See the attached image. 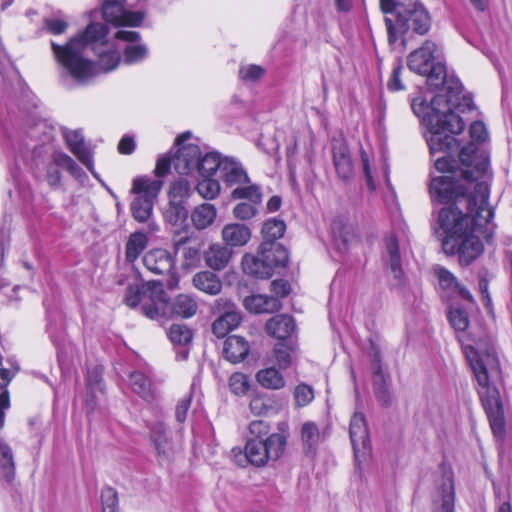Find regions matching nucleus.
I'll return each instance as SVG.
<instances>
[{"label":"nucleus","mask_w":512,"mask_h":512,"mask_svg":"<svg viewBox=\"0 0 512 512\" xmlns=\"http://www.w3.org/2000/svg\"><path fill=\"white\" fill-rule=\"evenodd\" d=\"M459 159L458 168L446 156L436 159L435 169L443 175L431 177L429 192L433 201L447 204L438 215L444 251L457 254L460 264L467 266L482 254L479 233L494 213L488 203L487 155L471 143L461 149Z\"/></svg>","instance_id":"f257e3e1"},{"label":"nucleus","mask_w":512,"mask_h":512,"mask_svg":"<svg viewBox=\"0 0 512 512\" xmlns=\"http://www.w3.org/2000/svg\"><path fill=\"white\" fill-rule=\"evenodd\" d=\"M107 25L91 23L82 34L74 36L65 45L51 43L55 58L66 73L78 84H86L96 75V68L92 61L84 55L88 47L98 57V67L102 72L115 70L121 60L117 51L115 40L128 42L123 50V61L128 65L143 61L148 56V47L138 43L141 39L139 32L119 30L113 39L109 37Z\"/></svg>","instance_id":"f03ea898"},{"label":"nucleus","mask_w":512,"mask_h":512,"mask_svg":"<svg viewBox=\"0 0 512 512\" xmlns=\"http://www.w3.org/2000/svg\"><path fill=\"white\" fill-rule=\"evenodd\" d=\"M466 356L478 384L477 392L495 436L505 434V416L502 402L503 374L495 349L492 346L467 347Z\"/></svg>","instance_id":"7ed1b4c3"},{"label":"nucleus","mask_w":512,"mask_h":512,"mask_svg":"<svg viewBox=\"0 0 512 512\" xmlns=\"http://www.w3.org/2000/svg\"><path fill=\"white\" fill-rule=\"evenodd\" d=\"M437 94L430 103L423 98L412 101L413 112L423 118L427 128L425 138L431 154L437 152L456 151L458 143L453 135L460 134L465 129V123L453 108L460 105L461 95L454 96L455 102L449 101L453 93Z\"/></svg>","instance_id":"20e7f679"},{"label":"nucleus","mask_w":512,"mask_h":512,"mask_svg":"<svg viewBox=\"0 0 512 512\" xmlns=\"http://www.w3.org/2000/svg\"><path fill=\"white\" fill-rule=\"evenodd\" d=\"M407 66L412 72L426 76L431 90L443 87L453 93L449 101L455 102L453 97L462 94V84L454 76L447 75L442 49L435 42L426 40L422 46L412 51L407 56Z\"/></svg>","instance_id":"39448f33"},{"label":"nucleus","mask_w":512,"mask_h":512,"mask_svg":"<svg viewBox=\"0 0 512 512\" xmlns=\"http://www.w3.org/2000/svg\"><path fill=\"white\" fill-rule=\"evenodd\" d=\"M380 8L384 14L394 15V19L385 18L390 44L410 31L424 35L430 29L428 12L418 0H380Z\"/></svg>","instance_id":"423d86ee"},{"label":"nucleus","mask_w":512,"mask_h":512,"mask_svg":"<svg viewBox=\"0 0 512 512\" xmlns=\"http://www.w3.org/2000/svg\"><path fill=\"white\" fill-rule=\"evenodd\" d=\"M286 446V437L280 433H273L265 438V440L259 439H247L244 448V454L241 450L235 453V449L232 450L235 456L236 462L245 466V463H249L255 467H264L270 462L277 461L284 453Z\"/></svg>","instance_id":"0eeeda50"},{"label":"nucleus","mask_w":512,"mask_h":512,"mask_svg":"<svg viewBox=\"0 0 512 512\" xmlns=\"http://www.w3.org/2000/svg\"><path fill=\"white\" fill-rule=\"evenodd\" d=\"M161 179L143 175L133 180L131 192L135 195L131 203L133 218L140 222H147L152 213L155 201L163 187Z\"/></svg>","instance_id":"6e6552de"},{"label":"nucleus","mask_w":512,"mask_h":512,"mask_svg":"<svg viewBox=\"0 0 512 512\" xmlns=\"http://www.w3.org/2000/svg\"><path fill=\"white\" fill-rule=\"evenodd\" d=\"M432 512H454L455 483L451 467L442 464L431 494Z\"/></svg>","instance_id":"1a4fd4ad"},{"label":"nucleus","mask_w":512,"mask_h":512,"mask_svg":"<svg viewBox=\"0 0 512 512\" xmlns=\"http://www.w3.org/2000/svg\"><path fill=\"white\" fill-rule=\"evenodd\" d=\"M349 435L356 464L360 467L366 463L372 453L368 425L361 412H355L350 420Z\"/></svg>","instance_id":"9d476101"},{"label":"nucleus","mask_w":512,"mask_h":512,"mask_svg":"<svg viewBox=\"0 0 512 512\" xmlns=\"http://www.w3.org/2000/svg\"><path fill=\"white\" fill-rule=\"evenodd\" d=\"M142 312L150 319L167 317L170 305L166 298L163 285L159 281H148L142 285Z\"/></svg>","instance_id":"9b49d317"},{"label":"nucleus","mask_w":512,"mask_h":512,"mask_svg":"<svg viewBox=\"0 0 512 512\" xmlns=\"http://www.w3.org/2000/svg\"><path fill=\"white\" fill-rule=\"evenodd\" d=\"M190 136V132H186L176 138V144L179 148L173 156V167L177 173L182 175H188L196 171L200 157V148L198 145L183 144Z\"/></svg>","instance_id":"f8f14e48"},{"label":"nucleus","mask_w":512,"mask_h":512,"mask_svg":"<svg viewBox=\"0 0 512 512\" xmlns=\"http://www.w3.org/2000/svg\"><path fill=\"white\" fill-rule=\"evenodd\" d=\"M217 306L223 313L213 322L212 332L216 337L223 338L240 325L242 315L236 305L229 299H218Z\"/></svg>","instance_id":"ddd939ff"},{"label":"nucleus","mask_w":512,"mask_h":512,"mask_svg":"<svg viewBox=\"0 0 512 512\" xmlns=\"http://www.w3.org/2000/svg\"><path fill=\"white\" fill-rule=\"evenodd\" d=\"M102 14L107 22L117 27L139 26L144 18L141 12L127 11L122 0H106L102 5Z\"/></svg>","instance_id":"4468645a"},{"label":"nucleus","mask_w":512,"mask_h":512,"mask_svg":"<svg viewBox=\"0 0 512 512\" xmlns=\"http://www.w3.org/2000/svg\"><path fill=\"white\" fill-rule=\"evenodd\" d=\"M331 149L338 177L343 181L350 180L354 175V164L346 141L342 138L333 139Z\"/></svg>","instance_id":"2eb2a0df"},{"label":"nucleus","mask_w":512,"mask_h":512,"mask_svg":"<svg viewBox=\"0 0 512 512\" xmlns=\"http://www.w3.org/2000/svg\"><path fill=\"white\" fill-rule=\"evenodd\" d=\"M63 134L70 151L94 176H97L91 150L86 146L82 133L78 130H65Z\"/></svg>","instance_id":"dca6fc26"},{"label":"nucleus","mask_w":512,"mask_h":512,"mask_svg":"<svg viewBox=\"0 0 512 512\" xmlns=\"http://www.w3.org/2000/svg\"><path fill=\"white\" fill-rule=\"evenodd\" d=\"M143 263L150 272L158 275L168 274L174 266L173 257L165 249L150 250L144 255Z\"/></svg>","instance_id":"f3484780"},{"label":"nucleus","mask_w":512,"mask_h":512,"mask_svg":"<svg viewBox=\"0 0 512 512\" xmlns=\"http://www.w3.org/2000/svg\"><path fill=\"white\" fill-rule=\"evenodd\" d=\"M258 248L259 254L272 269V274L276 268H283L288 263V251L280 243L261 242Z\"/></svg>","instance_id":"a211bd4d"},{"label":"nucleus","mask_w":512,"mask_h":512,"mask_svg":"<svg viewBox=\"0 0 512 512\" xmlns=\"http://www.w3.org/2000/svg\"><path fill=\"white\" fill-rule=\"evenodd\" d=\"M151 439L157 451V457L160 464L168 463L175 455V447L169 437L166 429L162 426H156L151 432Z\"/></svg>","instance_id":"6ab92c4d"},{"label":"nucleus","mask_w":512,"mask_h":512,"mask_svg":"<svg viewBox=\"0 0 512 512\" xmlns=\"http://www.w3.org/2000/svg\"><path fill=\"white\" fill-rule=\"evenodd\" d=\"M221 236L225 245L232 249L245 246L251 239V230L244 224L229 223L223 227Z\"/></svg>","instance_id":"aec40b11"},{"label":"nucleus","mask_w":512,"mask_h":512,"mask_svg":"<svg viewBox=\"0 0 512 512\" xmlns=\"http://www.w3.org/2000/svg\"><path fill=\"white\" fill-rule=\"evenodd\" d=\"M233 256L230 247L219 243L212 244L204 253V260L212 270L220 271L228 266Z\"/></svg>","instance_id":"412c9836"},{"label":"nucleus","mask_w":512,"mask_h":512,"mask_svg":"<svg viewBox=\"0 0 512 512\" xmlns=\"http://www.w3.org/2000/svg\"><path fill=\"white\" fill-rule=\"evenodd\" d=\"M244 307L256 314L274 313L281 309V302L277 297H270L266 294H253L243 301Z\"/></svg>","instance_id":"4be33fe9"},{"label":"nucleus","mask_w":512,"mask_h":512,"mask_svg":"<svg viewBox=\"0 0 512 512\" xmlns=\"http://www.w3.org/2000/svg\"><path fill=\"white\" fill-rule=\"evenodd\" d=\"M241 266L243 272L247 275L257 277L260 279H268L272 277V269L267 264L262 255L247 253L242 257Z\"/></svg>","instance_id":"5701e85b"},{"label":"nucleus","mask_w":512,"mask_h":512,"mask_svg":"<svg viewBox=\"0 0 512 512\" xmlns=\"http://www.w3.org/2000/svg\"><path fill=\"white\" fill-rule=\"evenodd\" d=\"M266 331L280 341H285L295 331L294 319L289 315H276L267 321Z\"/></svg>","instance_id":"b1692460"},{"label":"nucleus","mask_w":512,"mask_h":512,"mask_svg":"<svg viewBox=\"0 0 512 512\" xmlns=\"http://www.w3.org/2000/svg\"><path fill=\"white\" fill-rule=\"evenodd\" d=\"M223 181L232 185H242L249 182V177L242 165L232 158L224 157L223 163L220 169Z\"/></svg>","instance_id":"393cba45"},{"label":"nucleus","mask_w":512,"mask_h":512,"mask_svg":"<svg viewBox=\"0 0 512 512\" xmlns=\"http://www.w3.org/2000/svg\"><path fill=\"white\" fill-rule=\"evenodd\" d=\"M249 353L248 342L240 336H229L224 343L223 354L232 363L243 361Z\"/></svg>","instance_id":"a878e982"},{"label":"nucleus","mask_w":512,"mask_h":512,"mask_svg":"<svg viewBox=\"0 0 512 512\" xmlns=\"http://www.w3.org/2000/svg\"><path fill=\"white\" fill-rule=\"evenodd\" d=\"M193 286L199 291L208 295H218L222 290V281L220 277L211 271H201L192 278Z\"/></svg>","instance_id":"bb28decb"},{"label":"nucleus","mask_w":512,"mask_h":512,"mask_svg":"<svg viewBox=\"0 0 512 512\" xmlns=\"http://www.w3.org/2000/svg\"><path fill=\"white\" fill-rule=\"evenodd\" d=\"M384 259L390 266L393 276L397 280H401L403 277V271L401 267V256L399 251L398 240L394 235L387 236L385 239Z\"/></svg>","instance_id":"cd10ccee"},{"label":"nucleus","mask_w":512,"mask_h":512,"mask_svg":"<svg viewBox=\"0 0 512 512\" xmlns=\"http://www.w3.org/2000/svg\"><path fill=\"white\" fill-rule=\"evenodd\" d=\"M332 237L334 246L340 253L347 252L350 246L356 242L353 227L341 222L333 223Z\"/></svg>","instance_id":"c85d7f7f"},{"label":"nucleus","mask_w":512,"mask_h":512,"mask_svg":"<svg viewBox=\"0 0 512 512\" xmlns=\"http://www.w3.org/2000/svg\"><path fill=\"white\" fill-rule=\"evenodd\" d=\"M170 305V313L166 318L178 316L190 318L194 316L198 309V304L193 296L188 294H179L174 298Z\"/></svg>","instance_id":"c756f323"},{"label":"nucleus","mask_w":512,"mask_h":512,"mask_svg":"<svg viewBox=\"0 0 512 512\" xmlns=\"http://www.w3.org/2000/svg\"><path fill=\"white\" fill-rule=\"evenodd\" d=\"M375 361L376 367L373 374L374 391L379 403L384 407H389L392 404V397L389 391L386 376L382 371L377 354H375Z\"/></svg>","instance_id":"7c9ffc66"},{"label":"nucleus","mask_w":512,"mask_h":512,"mask_svg":"<svg viewBox=\"0 0 512 512\" xmlns=\"http://www.w3.org/2000/svg\"><path fill=\"white\" fill-rule=\"evenodd\" d=\"M217 217V209L213 204L203 203L196 206L191 212V221L197 230L211 226Z\"/></svg>","instance_id":"2f4dec72"},{"label":"nucleus","mask_w":512,"mask_h":512,"mask_svg":"<svg viewBox=\"0 0 512 512\" xmlns=\"http://www.w3.org/2000/svg\"><path fill=\"white\" fill-rule=\"evenodd\" d=\"M255 378L263 388L270 390H280L286 384L283 375L274 367L259 370Z\"/></svg>","instance_id":"473e14b6"},{"label":"nucleus","mask_w":512,"mask_h":512,"mask_svg":"<svg viewBox=\"0 0 512 512\" xmlns=\"http://www.w3.org/2000/svg\"><path fill=\"white\" fill-rule=\"evenodd\" d=\"M223 163V158L216 152H210L200 157L198 160L197 172L200 177H212L217 170L220 171Z\"/></svg>","instance_id":"72a5a7b5"},{"label":"nucleus","mask_w":512,"mask_h":512,"mask_svg":"<svg viewBox=\"0 0 512 512\" xmlns=\"http://www.w3.org/2000/svg\"><path fill=\"white\" fill-rule=\"evenodd\" d=\"M148 245V237L141 231L132 233L126 243V260L134 262Z\"/></svg>","instance_id":"f704fd0d"},{"label":"nucleus","mask_w":512,"mask_h":512,"mask_svg":"<svg viewBox=\"0 0 512 512\" xmlns=\"http://www.w3.org/2000/svg\"><path fill=\"white\" fill-rule=\"evenodd\" d=\"M286 230L284 221L277 218H270L263 223L261 234L262 242L277 243L276 240L281 238Z\"/></svg>","instance_id":"c9c22d12"},{"label":"nucleus","mask_w":512,"mask_h":512,"mask_svg":"<svg viewBox=\"0 0 512 512\" xmlns=\"http://www.w3.org/2000/svg\"><path fill=\"white\" fill-rule=\"evenodd\" d=\"M301 440L306 452H312L320 441V432L314 422H305L301 429Z\"/></svg>","instance_id":"e433bc0d"},{"label":"nucleus","mask_w":512,"mask_h":512,"mask_svg":"<svg viewBox=\"0 0 512 512\" xmlns=\"http://www.w3.org/2000/svg\"><path fill=\"white\" fill-rule=\"evenodd\" d=\"M130 385L133 391L143 399L149 400L153 397L152 384L143 373H131Z\"/></svg>","instance_id":"4c0bfd02"},{"label":"nucleus","mask_w":512,"mask_h":512,"mask_svg":"<svg viewBox=\"0 0 512 512\" xmlns=\"http://www.w3.org/2000/svg\"><path fill=\"white\" fill-rule=\"evenodd\" d=\"M0 468L8 480L14 475V455L10 445L0 436Z\"/></svg>","instance_id":"58836bf2"},{"label":"nucleus","mask_w":512,"mask_h":512,"mask_svg":"<svg viewBox=\"0 0 512 512\" xmlns=\"http://www.w3.org/2000/svg\"><path fill=\"white\" fill-rule=\"evenodd\" d=\"M191 194V185L188 180L180 178L174 181L168 191L169 201L186 204Z\"/></svg>","instance_id":"ea45409f"},{"label":"nucleus","mask_w":512,"mask_h":512,"mask_svg":"<svg viewBox=\"0 0 512 512\" xmlns=\"http://www.w3.org/2000/svg\"><path fill=\"white\" fill-rule=\"evenodd\" d=\"M52 163L58 168L67 170L76 179L85 177V173L77 163L69 155L63 152H55L52 157Z\"/></svg>","instance_id":"a19ab883"},{"label":"nucleus","mask_w":512,"mask_h":512,"mask_svg":"<svg viewBox=\"0 0 512 512\" xmlns=\"http://www.w3.org/2000/svg\"><path fill=\"white\" fill-rule=\"evenodd\" d=\"M295 348L291 342L279 341L274 347V355L278 366L281 369L290 367L293 361Z\"/></svg>","instance_id":"79ce46f5"},{"label":"nucleus","mask_w":512,"mask_h":512,"mask_svg":"<svg viewBox=\"0 0 512 512\" xmlns=\"http://www.w3.org/2000/svg\"><path fill=\"white\" fill-rule=\"evenodd\" d=\"M196 191L202 198L213 200L219 196L221 186L219 181L212 177H201L196 185Z\"/></svg>","instance_id":"37998d69"},{"label":"nucleus","mask_w":512,"mask_h":512,"mask_svg":"<svg viewBox=\"0 0 512 512\" xmlns=\"http://www.w3.org/2000/svg\"><path fill=\"white\" fill-rule=\"evenodd\" d=\"M163 215L168 223L179 225L187 219L188 210L183 203L169 201Z\"/></svg>","instance_id":"c03bdc74"},{"label":"nucleus","mask_w":512,"mask_h":512,"mask_svg":"<svg viewBox=\"0 0 512 512\" xmlns=\"http://www.w3.org/2000/svg\"><path fill=\"white\" fill-rule=\"evenodd\" d=\"M249 408L254 415H264L274 409V399L266 393H256L250 400Z\"/></svg>","instance_id":"a18cd8bd"},{"label":"nucleus","mask_w":512,"mask_h":512,"mask_svg":"<svg viewBox=\"0 0 512 512\" xmlns=\"http://www.w3.org/2000/svg\"><path fill=\"white\" fill-rule=\"evenodd\" d=\"M231 196L233 199H246L251 203H262L263 195L259 186L252 184L248 186H238L235 188Z\"/></svg>","instance_id":"49530a36"},{"label":"nucleus","mask_w":512,"mask_h":512,"mask_svg":"<svg viewBox=\"0 0 512 512\" xmlns=\"http://www.w3.org/2000/svg\"><path fill=\"white\" fill-rule=\"evenodd\" d=\"M168 337L174 345L186 346L192 340L190 328L184 324H174L168 331Z\"/></svg>","instance_id":"de8ad7c7"},{"label":"nucleus","mask_w":512,"mask_h":512,"mask_svg":"<svg viewBox=\"0 0 512 512\" xmlns=\"http://www.w3.org/2000/svg\"><path fill=\"white\" fill-rule=\"evenodd\" d=\"M259 205V203L240 202L234 206L233 216L242 221L250 220L257 215Z\"/></svg>","instance_id":"09e8293b"},{"label":"nucleus","mask_w":512,"mask_h":512,"mask_svg":"<svg viewBox=\"0 0 512 512\" xmlns=\"http://www.w3.org/2000/svg\"><path fill=\"white\" fill-rule=\"evenodd\" d=\"M103 512H119L118 493L112 487H105L101 492Z\"/></svg>","instance_id":"8fccbe9b"},{"label":"nucleus","mask_w":512,"mask_h":512,"mask_svg":"<svg viewBox=\"0 0 512 512\" xmlns=\"http://www.w3.org/2000/svg\"><path fill=\"white\" fill-rule=\"evenodd\" d=\"M229 387L235 395H245L250 387L248 377L243 373L232 374L229 379Z\"/></svg>","instance_id":"3c124183"},{"label":"nucleus","mask_w":512,"mask_h":512,"mask_svg":"<svg viewBox=\"0 0 512 512\" xmlns=\"http://www.w3.org/2000/svg\"><path fill=\"white\" fill-rule=\"evenodd\" d=\"M270 433V425L264 420L252 421L249 425V437L248 439H259L265 440Z\"/></svg>","instance_id":"603ef678"},{"label":"nucleus","mask_w":512,"mask_h":512,"mask_svg":"<svg viewBox=\"0 0 512 512\" xmlns=\"http://www.w3.org/2000/svg\"><path fill=\"white\" fill-rule=\"evenodd\" d=\"M264 73L265 70L255 64L242 66L239 69V77L246 82H256L263 77Z\"/></svg>","instance_id":"864d4df0"},{"label":"nucleus","mask_w":512,"mask_h":512,"mask_svg":"<svg viewBox=\"0 0 512 512\" xmlns=\"http://www.w3.org/2000/svg\"><path fill=\"white\" fill-rule=\"evenodd\" d=\"M449 321L452 327L457 331H464L469 324L467 313L459 308L450 310Z\"/></svg>","instance_id":"5fc2aeb1"},{"label":"nucleus","mask_w":512,"mask_h":512,"mask_svg":"<svg viewBox=\"0 0 512 512\" xmlns=\"http://www.w3.org/2000/svg\"><path fill=\"white\" fill-rule=\"evenodd\" d=\"M294 398L297 406L304 407L313 400V389L306 384H300L294 390Z\"/></svg>","instance_id":"6e6d98bb"},{"label":"nucleus","mask_w":512,"mask_h":512,"mask_svg":"<svg viewBox=\"0 0 512 512\" xmlns=\"http://www.w3.org/2000/svg\"><path fill=\"white\" fill-rule=\"evenodd\" d=\"M44 28L54 35L63 34L68 28V22L61 18H45L43 21Z\"/></svg>","instance_id":"4d7b16f0"},{"label":"nucleus","mask_w":512,"mask_h":512,"mask_svg":"<svg viewBox=\"0 0 512 512\" xmlns=\"http://www.w3.org/2000/svg\"><path fill=\"white\" fill-rule=\"evenodd\" d=\"M436 274L439 279L440 285L445 289H455L458 288L459 283L456 277L447 269L438 268L436 270Z\"/></svg>","instance_id":"13d9d810"},{"label":"nucleus","mask_w":512,"mask_h":512,"mask_svg":"<svg viewBox=\"0 0 512 512\" xmlns=\"http://www.w3.org/2000/svg\"><path fill=\"white\" fill-rule=\"evenodd\" d=\"M124 301L129 307H135L139 303L143 305L142 286H129L126 290Z\"/></svg>","instance_id":"bf43d9fd"},{"label":"nucleus","mask_w":512,"mask_h":512,"mask_svg":"<svg viewBox=\"0 0 512 512\" xmlns=\"http://www.w3.org/2000/svg\"><path fill=\"white\" fill-rule=\"evenodd\" d=\"M192 402V395L186 394L181 398L176 406L175 417L179 423H184L187 418V413Z\"/></svg>","instance_id":"052dcab7"},{"label":"nucleus","mask_w":512,"mask_h":512,"mask_svg":"<svg viewBox=\"0 0 512 512\" xmlns=\"http://www.w3.org/2000/svg\"><path fill=\"white\" fill-rule=\"evenodd\" d=\"M271 292L273 295L271 297H277L280 301L281 298H284L290 293V285L287 281L278 279L271 282Z\"/></svg>","instance_id":"680f3d73"},{"label":"nucleus","mask_w":512,"mask_h":512,"mask_svg":"<svg viewBox=\"0 0 512 512\" xmlns=\"http://www.w3.org/2000/svg\"><path fill=\"white\" fill-rule=\"evenodd\" d=\"M403 66L398 64L394 67L392 74L387 82V87L391 91H400L404 89V85L401 81V73Z\"/></svg>","instance_id":"e2e57ef3"},{"label":"nucleus","mask_w":512,"mask_h":512,"mask_svg":"<svg viewBox=\"0 0 512 512\" xmlns=\"http://www.w3.org/2000/svg\"><path fill=\"white\" fill-rule=\"evenodd\" d=\"M470 136L473 141L483 142L488 137L487 129L483 122L475 121L470 126Z\"/></svg>","instance_id":"0e129e2a"},{"label":"nucleus","mask_w":512,"mask_h":512,"mask_svg":"<svg viewBox=\"0 0 512 512\" xmlns=\"http://www.w3.org/2000/svg\"><path fill=\"white\" fill-rule=\"evenodd\" d=\"M171 165L173 166V157L164 155L160 157L156 163L154 173L160 179L168 174Z\"/></svg>","instance_id":"69168bd1"},{"label":"nucleus","mask_w":512,"mask_h":512,"mask_svg":"<svg viewBox=\"0 0 512 512\" xmlns=\"http://www.w3.org/2000/svg\"><path fill=\"white\" fill-rule=\"evenodd\" d=\"M361 163H362L363 172H364V175L366 178V184L370 190H374L375 183L373 181L369 157H368V154L363 149H361Z\"/></svg>","instance_id":"338daca9"},{"label":"nucleus","mask_w":512,"mask_h":512,"mask_svg":"<svg viewBox=\"0 0 512 512\" xmlns=\"http://www.w3.org/2000/svg\"><path fill=\"white\" fill-rule=\"evenodd\" d=\"M47 181L50 186L57 187L61 181V173L59 168L53 163L49 164L47 168Z\"/></svg>","instance_id":"774afa93"}]
</instances>
